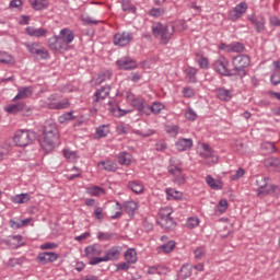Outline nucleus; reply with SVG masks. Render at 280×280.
<instances>
[{"label": "nucleus", "mask_w": 280, "mask_h": 280, "mask_svg": "<svg viewBox=\"0 0 280 280\" xmlns=\"http://www.w3.org/2000/svg\"><path fill=\"white\" fill-rule=\"evenodd\" d=\"M109 94H110V85H104L95 92L93 96V101L103 102V100H106Z\"/></svg>", "instance_id": "nucleus-17"}, {"label": "nucleus", "mask_w": 280, "mask_h": 280, "mask_svg": "<svg viewBox=\"0 0 280 280\" xmlns=\"http://www.w3.org/2000/svg\"><path fill=\"white\" fill-rule=\"evenodd\" d=\"M39 264H52L58 260V254L54 252H44L37 256Z\"/></svg>", "instance_id": "nucleus-16"}, {"label": "nucleus", "mask_w": 280, "mask_h": 280, "mask_svg": "<svg viewBox=\"0 0 280 280\" xmlns=\"http://www.w3.org/2000/svg\"><path fill=\"white\" fill-rule=\"evenodd\" d=\"M5 113H9L10 115H19V113H22L26 117H30L32 115V108H30L25 103L21 102L18 104H9L4 107Z\"/></svg>", "instance_id": "nucleus-6"}, {"label": "nucleus", "mask_w": 280, "mask_h": 280, "mask_svg": "<svg viewBox=\"0 0 280 280\" xmlns=\"http://www.w3.org/2000/svg\"><path fill=\"white\" fill-rule=\"evenodd\" d=\"M131 161H132V155H130V153L120 152L118 154V163L120 165H130Z\"/></svg>", "instance_id": "nucleus-37"}, {"label": "nucleus", "mask_w": 280, "mask_h": 280, "mask_svg": "<svg viewBox=\"0 0 280 280\" xmlns=\"http://www.w3.org/2000/svg\"><path fill=\"white\" fill-rule=\"evenodd\" d=\"M268 180H270V178L268 177H259L258 179H256V185L258 187L257 189L258 196L260 197L268 196V194H272V191H275L276 186L270 185Z\"/></svg>", "instance_id": "nucleus-5"}, {"label": "nucleus", "mask_w": 280, "mask_h": 280, "mask_svg": "<svg viewBox=\"0 0 280 280\" xmlns=\"http://www.w3.org/2000/svg\"><path fill=\"white\" fill-rule=\"evenodd\" d=\"M32 200V196L27 192H22L11 197L13 205H27Z\"/></svg>", "instance_id": "nucleus-20"}, {"label": "nucleus", "mask_w": 280, "mask_h": 280, "mask_svg": "<svg viewBox=\"0 0 280 280\" xmlns=\"http://www.w3.org/2000/svg\"><path fill=\"white\" fill-rule=\"evenodd\" d=\"M262 152H266V154H275L277 152V147H275L273 142H264L261 144Z\"/></svg>", "instance_id": "nucleus-44"}, {"label": "nucleus", "mask_w": 280, "mask_h": 280, "mask_svg": "<svg viewBox=\"0 0 280 280\" xmlns=\"http://www.w3.org/2000/svg\"><path fill=\"white\" fill-rule=\"evenodd\" d=\"M33 93L34 90L32 89V86L20 88L18 90V94L12 100V102H16V100H27L28 97H32Z\"/></svg>", "instance_id": "nucleus-19"}, {"label": "nucleus", "mask_w": 280, "mask_h": 280, "mask_svg": "<svg viewBox=\"0 0 280 280\" xmlns=\"http://www.w3.org/2000/svg\"><path fill=\"white\" fill-rule=\"evenodd\" d=\"M94 215H95L96 220L102 222V220H104V209H102V207L95 208Z\"/></svg>", "instance_id": "nucleus-61"}, {"label": "nucleus", "mask_w": 280, "mask_h": 280, "mask_svg": "<svg viewBox=\"0 0 280 280\" xmlns=\"http://www.w3.org/2000/svg\"><path fill=\"white\" fill-rule=\"evenodd\" d=\"M30 3L34 10H45L47 8V0H30Z\"/></svg>", "instance_id": "nucleus-46"}, {"label": "nucleus", "mask_w": 280, "mask_h": 280, "mask_svg": "<svg viewBox=\"0 0 280 280\" xmlns=\"http://www.w3.org/2000/svg\"><path fill=\"white\" fill-rule=\"evenodd\" d=\"M26 34H28V36H34L35 38H45V36H47V28H36L34 26H27Z\"/></svg>", "instance_id": "nucleus-22"}, {"label": "nucleus", "mask_w": 280, "mask_h": 280, "mask_svg": "<svg viewBox=\"0 0 280 280\" xmlns=\"http://www.w3.org/2000/svg\"><path fill=\"white\" fill-rule=\"evenodd\" d=\"M245 174L246 171L244 168H238L235 174L231 175V180H240Z\"/></svg>", "instance_id": "nucleus-60"}, {"label": "nucleus", "mask_w": 280, "mask_h": 280, "mask_svg": "<svg viewBox=\"0 0 280 280\" xmlns=\"http://www.w3.org/2000/svg\"><path fill=\"white\" fill-rule=\"evenodd\" d=\"M97 237L101 242H110V240H117L118 235L117 233L98 232Z\"/></svg>", "instance_id": "nucleus-41"}, {"label": "nucleus", "mask_w": 280, "mask_h": 280, "mask_svg": "<svg viewBox=\"0 0 280 280\" xmlns=\"http://www.w3.org/2000/svg\"><path fill=\"white\" fill-rule=\"evenodd\" d=\"M206 254L207 250L205 249V247H198L197 249L194 250L196 259H202V257H205Z\"/></svg>", "instance_id": "nucleus-59"}, {"label": "nucleus", "mask_w": 280, "mask_h": 280, "mask_svg": "<svg viewBox=\"0 0 280 280\" xmlns=\"http://www.w3.org/2000/svg\"><path fill=\"white\" fill-rule=\"evenodd\" d=\"M198 224H200V220L198 218L191 217L187 220L186 226L187 229H196Z\"/></svg>", "instance_id": "nucleus-54"}, {"label": "nucleus", "mask_w": 280, "mask_h": 280, "mask_svg": "<svg viewBox=\"0 0 280 280\" xmlns=\"http://www.w3.org/2000/svg\"><path fill=\"white\" fill-rule=\"evenodd\" d=\"M59 38H61L65 46L68 47V49H69V45H71V42L75 40V33H73V31H71L69 28H62L59 32Z\"/></svg>", "instance_id": "nucleus-15"}, {"label": "nucleus", "mask_w": 280, "mask_h": 280, "mask_svg": "<svg viewBox=\"0 0 280 280\" xmlns=\"http://www.w3.org/2000/svg\"><path fill=\"white\" fill-rule=\"evenodd\" d=\"M122 10L124 12H132L133 14L135 12H137V8L132 5V2H130V0H122Z\"/></svg>", "instance_id": "nucleus-50"}, {"label": "nucleus", "mask_w": 280, "mask_h": 280, "mask_svg": "<svg viewBox=\"0 0 280 280\" xmlns=\"http://www.w3.org/2000/svg\"><path fill=\"white\" fill-rule=\"evenodd\" d=\"M174 32H176V30L172 24L164 25L161 23H155L152 25V34L155 36V38H160L161 45H167V43L172 40Z\"/></svg>", "instance_id": "nucleus-1"}, {"label": "nucleus", "mask_w": 280, "mask_h": 280, "mask_svg": "<svg viewBox=\"0 0 280 280\" xmlns=\"http://www.w3.org/2000/svg\"><path fill=\"white\" fill-rule=\"evenodd\" d=\"M206 183L207 185L211 188L214 189L215 191L222 189L223 185H222V180L220 179H215L212 176L208 175L206 177Z\"/></svg>", "instance_id": "nucleus-29"}, {"label": "nucleus", "mask_w": 280, "mask_h": 280, "mask_svg": "<svg viewBox=\"0 0 280 280\" xmlns=\"http://www.w3.org/2000/svg\"><path fill=\"white\" fill-rule=\"evenodd\" d=\"M44 135H48V137H58V128L56 127V124L51 121H46L44 126Z\"/></svg>", "instance_id": "nucleus-26"}, {"label": "nucleus", "mask_w": 280, "mask_h": 280, "mask_svg": "<svg viewBox=\"0 0 280 280\" xmlns=\"http://www.w3.org/2000/svg\"><path fill=\"white\" fill-rule=\"evenodd\" d=\"M147 108H149V110L154 113V115H159V113H161V109L164 108V106L161 103H153L152 106L148 105Z\"/></svg>", "instance_id": "nucleus-56"}, {"label": "nucleus", "mask_w": 280, "mask_h": 280, "mask_svg": "<svg viewBox=\"0 0 280 280\" xmlns=\"http://www.w3.org/2000/svg\"><path fill=\"white\" fill-rule=\"evenodd\" d=\"M48 47L52 51H69V48L63 44L59 35H55L48 39Z\"/></svg>", "instance_id": "nucleus-11"}, {"label": "nucleus", "mask_w": 280, "mask_h": 280, "mask_svg": "<svg viewBox=\"0 0 280 280\" xmlns=\"http://www.w3.org/2000/svg\"><path fill=\"white\" fill-rule=\"evenodd\" d=\"M200 156L207 160L211 159L212 163H215L218 161V158L213 155V151H202L200 152Z\"/></svg>", "instance_id": "nucleus-53"}, {"label": "nucleus", "mask_w": 280, "mask_h": 280, "mask_svg": "<svg viewBox=\"0 0 280 280\" xmlns=\"http://www.w3.org/2000/svg\"><path fill=\"white\" fill-rule=\"evenodd\" d=\"M196 73H198V70L194 67H189L185 70V75H186V80L187 82H189L190 84H196Z\"/></svg>", "instance_id": "nucleus-32"}, {"label": "nucleus", "mask_w": 280, "mask_h": 280, "mask_svg": "<svg viewBox=\"0 0 280 280\" xmlns=\"http://www.w3.org/2000/svg\"><path fill=\"white\" fill-rule=\"evenodd\" d=\"M243 49H244V44H242L240 42L231 44V51L240 54V52H242Z\"/></svg>", "instance_id": "nucleus-58"}, {"label": "nucleus", "mask_w": 280, "mask_h": 280, "mask_svg": "<svg viewBox=\"0 0 280 280\" xmlns=\"http://www.w3.org/2000/svg\"><path fill=\"white\" fill-rule=\"evenodd\" d=\"M128 189H130L131 191H133V194H142L145 189V187L143 186V183H141L140 180H130L127 184Z\"/></svg>", "instance_id": "nucleus-25"}, {"label": "nucleus", "mask_w": 280, "mask_h": 280, "mask_svg": "<svg viewBox=\"0 0 280 280\" xmlns=\"http://www.w3.org/2000/svg\"><path fill=\"white\" fill-rule=\"evenodd\" d=\"M175 148L178 152H187V150L194 148V140L191 138H179L175 142Z\"/></svg>", "instance_id": "nucleus-14"}, {"label": "nucleus", "mask_w": 280, "mask_h": 280, "mask_svg": "<svg viewBox=\"0 0 280 280\" xmlns=\"http://www.w3.org/2000/svg\"><path fill=\"white\" fill-rule=\"evenodd\" d=\"M166 195L168 196V199L173 200H180L183 194L180 191L174 190L173 188L166 189Z\"/></svg>", "instance_id": "nucleus-49"}, {"label": "nucleus", "mask_w": 280, "mask_h": 280, "mask_svg": "<svg viewBox=\"0 0 280 280\" xmlns=\"http://www.w3.org/2000/svg\"><path fill=\"white\" fill-rule=\"evenodd\" d=\"M31 222H32V219H24V220L11 219L9 221V224L11 229L18 230V229H23V226H27V224H30Z\"/></svg>", "instance_id": "nucleus-27"}, {"label": "nucleus", "mask_w": 280, "mask_h": 280, "mask_svg": "<svg viewBox=\"0 0 280 280\" xmlns=\"http://www.w3.org/2000/svg\"><path fill=\"white\" fill-rule=\"evenodd\" d=\"M195 60L200 69H209V59L205 55L197 54Z\"/></svg>", "instance_id": "nucleus-36"}, {"label": "nucleus", "mask_w": 280, "mask_h": 280, "mask_svg": "<svg viewBox=\"0 0 280 280\" xmlns=\"http://www.w3.org/2000/svg\"><path fill=\"white\" fill-rule=\"evenodd\" d=\"M119 247L115 246L105 252V260L106 261H117L119 259Z\"/></svg>", "instance_id": "nucleus-24"}, {"label": "nucleus", "mask_w": 280, "mask_h": 280, "mask_svg": "<svg viewBox=\"0 0 280 280\" xmlns=\"http://www.w3.org/2000/svg\"><path fill=\"white\" fill-rule=\"evenodd\" d=\"M212 69L219 75H231V70L229 69V59L226 57H219L212 65Z\"/></svg>", "instance_id": "nucleus-7"}, {"label": "nucleus", "mask_w": 280, "mask_h": 280, "mask_svg": "<svg viewBox=\"0 0 280 280\" xmlns=\"http://www.w3.org/2000/svg\"><path fill=\"white\" fill-rule=\"evenodd\" d=\"M217 97L222 102H229L233 97V94L230 90L220 88L217 90Z\"/></svg>", "instance_id": "nucleus-31"}, {"label": "nucleus", "mask_w": 280, "mask_h": 280, "mask_svg": "<svg viewBox=\"0 0 280 280\" xmlns=\"http://www.w3.org/2000/svg\"><path fill=\"white\" fill-rule=\"evenodd\" d=\"M165 14V10L162 8H154L149 11V16H153L154 19H159V16H163Z\"/></svg>", "instance_id": "nucleus-52"}, {"label": "nucleus", "mask_w": 280, "mask_h": 280, "mask_svg": "<svg viewBox=\"0 0 280 280\" xmlns=\"http://www.w3.org/2000/svg\"><path fill=\"white\" fill-rule=\"evenodd\" d=\"M229 209V201L226 199H221L217 205L214 211L218 215H222Z\"/></svg>", "instance_id": "nucleus-39"}, {"label": "nucleus", "mask_w": 280, "mask_h": 280, "mask_svg": "<svg viewBox=\"0 0 280 280\" xmlns=\"http://www.w3.org/2000/svg\"><path fill=\"white\" fill-rule=\"evenodd\" d=\"M27 50L30 51V54H32L33 56H36L39 47H38V44L34 43V44H28L26 46Z\"/></svg>", "instance_id": "nucleus-63"}, {"label": "nucleus", "mask_w": 280, "mask_h": 280, "mask_svg": "<svg viewBox=\"0 0 280 280\" xmlns=\"http://www.w3.org/2000/svg\"><path fill=\"white\" fill-rule=\"evenodd\" d=\"M7 244L10 248H21L23 246V236L21 235H14L11 236L8 241Z\"/></svg>", "instance_id": "nucleus-28"}, {"label": "nucleus", "mask_w": 280, "mask_h": 280, "mask_svg": "<svg viewBox=\"0 0 280 280\" xmlns=\"http://www.w3.org/2000/svg\"><path fill=\"white\" fill-rule=\"evenodd\" d=\"M86 194H89V196H94V197H100L103 196V194H105L104 188L100 187V186H91L86 188Z\"/></svg>", "instance_id": "nucleus-38"}, {"label": "nucleus", "mask_w": 280, "mask_h": 280, "mask_svg": "<svg viewBox=\"0 0 280 280\" xmlns=\"http://www.w3.org/2000/svg\"><path fill=\"white\" fill-rule=\"evenodd\" d=\"M73 119H75V117L73 116V113L68 112L59 116L58 121L59 124H67V121H71Z\"/></svg>", "instance_id": "nucleus-51"}, {"label": "nucleus", "mask_w": 280, "mask_h": 280, "mask_svg": "<svg viewBox=\"0 0 280 280\" xmlns=\"http://www.w3.org/2000/svg\"><path fill=\"white\" fill-rule=\"evenodd\" d=\"M59 136H49L47 133L43 135V138L39 140V145L45 150V152H51L56 148V141H58Z\"/></svg>", "instance_id": "nucleus-8"}, {"label": "nucleus", "mask_w": 280, "mask_h": 280, "mask_svg": "<svg viewBox=\"0 0 280 280\" xmlns=\"http://www.w3.org/2000/svg\"><path fill=\"white\" fill-rule=\"evenodd\" d=\"M125 259L129 264H137V250L129 248L125 253Z\"/></svg>", "instance_id": "nucleus-43"}, {"label": "nucleus", "mask_w": 280, "mask_h": 280, "mask_svg": "<svg viewBox=\"0 0 280 280\" xmlns=\"http://www.w3.org/2000/svg\"><path fill=\"white\" fill-rule=\"evenodd\" d=\"M137 209H139V203H137L136 201H127L125 202V211L126 213H133L137 211Z\"/></svg>", "instance_id": "nucleus-47"}, {"label": "nucleus", "mask_w": 280, "mask_h": 280, "mask_svg": "<svg viewBox=\"0 0 280 280\" xmlns=\"http://www.w3.org/2000/svg\"><path fill=\"white\" fill-rule=\"evenodd\" d=\"M36 135L30 130H18L13 137V141L18 148H27V145L34 143Z\"/></svg>", "instance_id": "nucleus-2"}, {"label": "nucleus", "mask_w": 280, "mask_h": 280, "mask_svg": "<svg viewBox=\"0 0 280 280\" xmlns=\"http://www.w3.org/2000/svg\"><path fill=\"white\" fill-rule=\"evenodd\" d=\"M158 224H160L164 231H174V229H176V221H174V218L172 217L158 219Z\"/></svg>", "instance_id": "nucleus-18"}, {"label": "nucleus", "mask_w": 280, "mask_h": 280, "mask_svg": "<svg viewBox=\"0 0 280 280\" xmlns=\"http://www.w3.org/2000/svg\"><path fill=\"white\" fill-rule=\"evenodd\" d=\"M108 126L106 125H102L100 126L97 129H96V132H95V139H102L104 137H107L108 136Z\"/></svg>", "instance_id": "nucleus-45"}, {"label": "nucleus", "mask_w": 280, "mask_h": 280, "mask_svg": "<svg viewBox=\"0 0 280 280\" xmlns=\"http://www.w3.org/2000/svg\"><path fill=\"white\" fill-rule=\"evenodd\" d=\"M131 106H133L136 110H139V113H143L144 108H148V102L143 98H133L131 101Z\"/></svg>", "instance_id": "nucleus-30"}, {"label": "nucleus", "mask_w": 280, "mask_h": 280, "mask_svg": "<svg viewBox=\"0 0 280 280\" xmlns=\"http://www.w3.org/2000/svg\"><path fill=\"white\" fill-rule=\"evenodd\" d=\"M0 62L3 65H12V62H14V58H12L10 54L5 51H0Z\"/></svg>", "instance_id": "nucleus-48"}, {"label": "nucleus", "mask_w": 280, "mask_h": 280, "mask_svg": "<svg viewBox=\"0 0 280 280\" xmlns=\"http://www.w3.org/2000/svg\"><path fill=\"white\" fill-rule=\"evenodd\" d=\"M232 65L234 67V71H238L240 75H246V67L250 65V57L248 55H238L233 57Z\"/></svg>", "instance_id": "nucleus-4"}, {"label": "nucleus", "mask_w": 280, "mask_h": 280, "mask_svg": "<svg viewBox=\"0 0 280 280\" xmlns=\"http://www.w3.org/2000/svg\"><path fill=\"white\" fill-rule=\"evenodd\" d=\"M168 172L175 177V183H178V185H183V183H185V177H183V170H180V167L171 165L168 167Z\"/></svg>", "instance_id": "nucleus-21"}, {"label": "nucleus", "mask_w": 280, "mask_h": 280, "mask_svg": "<svg viewBox=\"0 0 280 280\" xmlns=\"http://www.w3.org/2000/svg\"><path fill=\"white\" fill-rule=\"evenodd\" d=\"M35 56H37V58H40L42 60H47V58H49V51L46 48H39L37 49Z\"/></svg>", "instance_id": "nucleus-55"}, {"label": "nucleus", "mask_w": 280, "mask_h": 280, "mask_svg": "<svg viewBox=\"0 0 280 280\" xmlns=\"http://www.w3.org/2000/svg\"><path fill=\"white\" fill-rule=\"evenodd\" d=\"M248 21L254 25L257 34H264L266 32V18L261 15H248Z\"/></svg>", "instance_id": "nucleus-10"}, {"label": "nucleus", "mask_w": 280, "mask_h": 280, "mask_svg": "<svg viewBox=\"0 0 280 280\" xmlns=\"http://www.w3.org/2000/svg\"><path fill=\"white\" fill-rule=\"evenodd\" d=\"M172 213H174L172 207L161 208L158 214V220H165V218H172Z\"/></svg>", "instance_id": "nucleus-40"}, {"label": "nucleus", "mask_w": 280, "mask_h": 280, "mask_svg": "<svg viewBox=\"0 0 280 280\" xmlns=\"http://www.w3.org/2000/svg\"><path fill=\"white\" fill-rule=\"evenodd\" d=\"M191 270H194V266L186 264L179 270L180 279H189L191 277Z\"/></svg>", "instance_id": "nucleus-35"}, {"label": "nucleus", "mask_w": 280, "mask_h": 280, "mask_svg": "<svg viewBox=\"0 0 280 280\" xmlns=\"http://www.w3.org/2000/svg\"><path fill=\"white\" fill-rule=\"evenodd\" d=\"M116 65L119 69L124 71H130L132 69H137V61H135L130 57H122L116 61Z\"/></svg>", "instance_id": "nucleus-13"}, {"label": "nucleus", "mask_w": 280, "mask_h": 280, "mask_svg": "<svg viewBox=\"0 0 280 280\" xmlns=\"http://www.w3.org/2000/svg\"><path fill=\"white\" fill-rule=\"evenodd\" d=\"M46 106L47 108H50V110H62L65 108H69L71 103L69 102V98H63L60 101L58 94H52L48 96Z\"/></svg>", "instance_id": "nucleus-3"}, {"label": "nucleus", "mask_w": 280, "mask_h": 280, "mask_svg": "<svg viewBox=\"0 0 280 280\" xmlns=\"http://www.w3.org/2000/svg\"><path fill=\"white\" fill-rule=\"evenodd\" d=\"M132 38L133 36L130 32L117 33L114 35V45L117 47H126V45H128Z\"/></svg>", "instance_id": "nucleus-12"}, {"label": "nucleus", "mask_w": 280, "mask_h": 280, "mask_svg": "<svg viewBox=\"0 0 280 280\" xmlns=\"http://www.w3.org/2000/svg\"><path fill=\"white\" fill-rule=\"evenodd\" d=\"M176 247V242L168 241L166 244L158 247V253H172L174 248Z\"/></svg>", "instance_id": "nucleus-42"}, {"label": "nucleus", "mask_w": 280, "mask_h": 280, "mask_svg": "<svg viewBox=\"0 0 280 280\" xmlns=\"http://www.w3.org/2000/svg\"><path fill=\"white\" fill-rule=\"evenodd\" d=\"M97 165L101 170H105V172H116L117 170V165L112 161H102Z\"/></svg>", "instance_id": "nucleus-33"}, {"label": "nucleus", "mask_w": 280, "mask_h": 280, "mask_svg": "<svg viewBox=\"0 0 280 280\" xmlns=\"http://www.w3.org/2000/svg\"><path fill=\"white\" fill-rule=\"evenodd\" d=\"M81 21H82L83 25H97V23H100V21L93 20V18H91L89 15L81 16Z\"/></svg>", "instance_id": "nucleus-57"}, {"label": "nucleus", "mask_w": 280, "mask_h": 280, "mask_svg": "<svg viewBox=\"0 0 280 280\" xmlns=\"http://www.w3.org/2000/svg\"><path fill=\"white\" fill-rule=\"evenodd\" d=\"M247 10L248 4H246V2L236 4L229 13L230 21H237L238 19H242V16L246 14Z\"/></svg>", "instance_id": "nucleus-9"}, {"label": "nucleus", "mask_w": 280, "mask_h": 280, "mask_svg": "<svg viewBox=\"0 0 280 280\" xmlns=\"http://www.w3.org/2000/svg\"><path fill=\"white\" fill-rule=\"evenodd\" d=\"M112 113H113V115H115V117H124V115H126L128 112H126L119 107H116V108L112 109Z\"/></svg>", "instance_id": "nucleus-64"}, {"label": "nucleus", "mask_w": 280, "mask_h": 280, "mask_svg": "<svg viewBox=\"0 0 280 280\" xmlns=\"http://www.w3.org/2000/svg\"><path fill=\"white\" fill-rule=\"evenodd\" d=\"M264 165L268 170H277L280 166V161L277 158H268L264 161Z\"/></svg>", "instance_id": "nucleus-34"}, {"label": "nucleus", "mask_w": 280, "mask_h": 280, "mask_svg": "<svg viewBox=\"0 0 280 280\" xmlns=\"http://www.w3.org/2000/svg\"><path fill=\"white\" fill-rule=\"evenodd\" d=\"M185 117L189 121H194L196 119V117H198V115L196 114V112H194V109L189 108L188 110H186Z\"/></svg>", "instance_id": "nucleus-62"}, {"label": "nucleus", "mask_w": 280, "mask_h": 280, "mask_svg": "<svg viewBox=\"0 0 280 280\" xmlns=\"http://www.w3.org/2000/svg\"><path fill=\"white\" fill-rule=\"evenodd\" d=\"M102 255V247L100 245H90L85 248V256L89 259H93V257H100Z\"/></svg>", "instance_id": "nucleus-23"}]
</instances>
